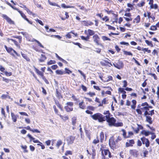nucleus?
Listing matches in <instances>:
<instances>
[{"mask_svg":"<svg viewBox=\"0 0 159 159\" xmlns=\"http://www.w3.org/2000/svg\"><path fill=\"white\" fill-rule=\"evenodd\" d=\"M91 117L94 120H98L99 122H102L106 120L105 116L101 113H97L91 116Z\"/></svg>","mask_w":159,"mask_h":159,"instance_id":"obj_1","label":"nucleus"},{"mask_svg":"<svg viewBox=\"0 0 159 159\" xmlns=\"http://www.w3.org/2000/svg\"><path fill=\"white\" fill-rule=\"evenodd\" d=\"M106 120L108 123L110 127L114 126L116 122V120L114 117H110V116L106 119Z\"/></svg>","mask_w":159,"mask_h":159,"instance_id":"obj_2","label":"nucleus"},{"mask_svg":"<svg viewBox=\"0 0 159 159\" xmlns=\"http://www.w3.org/2000/svg\"><path fill=\"white\" fill-rule=\"evenodd\" d=\"M143 144H145L147 147H148L150 145V142L148 139L146 138L145 137H143L141 138Z\"/></svg>","mask_w":159,"mask_h":159,"instance_id":"obj_3","label":"nucleus"},{"mask_svg":"<svg viewBox=\"0 0 159 159\" xmlns=\"http://www.w3.org/2000/svg\"><path fill=\"white\" fill-rule=\"evenodd\" d=\"M75 138V137L72 136L68 137L66 138L67 144L68 145L72 144L74 142Z\"/></svg>","mask_w":159,"mask_h":159,"instance_id":"obj_4","label":"nucleus"},{"mask_svg":"<svg viewBox=\"0 0 159 159\" xmlns=\"http://www.w3.org/2000/svg\"><path fill=\"white\" fill-rule=\"evenodd\" d=\"M8 52L10 53L11 55L14 56V55L12 52H14V53L17 56L19 57L20 56V55L18 54L15 50L13 49L12 48H8V49H7V51Z\"/></svg>","mask_w":159,"mask_h":159,"instance_id":"obj_5","label":"nucleus"},{"mask_svg":"<svg viewBox=\"0 0 159 159\" xmlns=\"http://www.w3.org/2000/svg\"><path fill=\"white\" fill-rule=\"evenodd\" d=\"M114 66L116 68L120 69L123 67L124 64L122 61H119L117 63H116V64H114Z\"/></svg>","mask_w":159,"mask_h":159,"instance_id":"obj_6","label":"nucleus"},{"mask_svg":"<svg viewBox=\"0 0 159 159\" xmlns=\"http://www.w3.org/2000/svg\"><path fill=\"white\" fill-rule=\"evenodd\" d=\"M93 41L97 44L99 45L100 38L97 34H95L93 37Z\"/></svg>","mask_w":159,"mask_h":159,"instance_id":"obj_7","label":"nucleus"},{"mask_svg":"<svg viewBox=\"0 0 159 159\" xmlns=\"http://www.w3.org/2000/svg\"><path fill=\"white\" fill-rule=\"evenodd\" d=\"M19 13L20 14L21 17L25 20H26L29 24H32V22L31 21L29 20L28 19L26 18V16L25 15L24 13H23L21 11H19Z\"/></svg>","mask_w":159,"mask_h":159,"instance_id":"obj_8","label":"nucleus"},{"mask_svg":"<svg viewBox=\"0 0 159 159\" xmlns=\"http://www.w3.org/2000/svg\"><path fill=\"white\" fill-rule=\"evenodd\" d=\"M101 150L102 151L101 153L102 156H103L102 158L105 159L104 155L106 156L107 155L108 153H109V151L108 149H101Z\"/></svg>","mask_w":159,"mask_h":159,"instance_id":"obj_9","label":"nucleus"},{"mask_svg":"<svg viewBox=\"0 0 159 159\" xmlns=\"http://www.w3.org/2000/svg\"><path fill=\"white\" fill-rule=\"evenodd\" d=\"M11 119L14 122H16L17 121V119L19 117V116L17 115H15L13 113H11Z\"/></svg>","mask_w":159,"mask_h":159,"instance_id":"obj_10","label":"nucleus"},{"mask_svg":"<svg viewBox=\"0 0 159 159\" xmlns=\"http://www.w3.org/2000/svg\"><path fill=\"white\" fill-rule=\"evenodd\" d=\"M109 145L111 148H112L115 145V142L112 139L109 140Z\"/></svg>","mask_w":159,"mask_h":159,"instance_id":"obj_11","label":"nucleus"},{"mask_svg":"<svg viewBox=\"0 0 159 159\" xmlns=\"http://www.w3.org/2000/svg\"><path fill=\"white\" fill-rule=\"evenodd\" d=\"M146 120L147 122H148L150 124L152 123V118L149 116H146Z\"/></svg>","mask_w":159,"mask_h":159,"instance_id":"obj_12","label":"nucleus"},{"mask_svg":"<svg viewBox=\"0 0 159 159\" xmlns=\"http://www.w3.org/2000/svg\"><path fill=\"white\" fill-rule=\"evenodd\" d=\"M35 71L39 75L42 76V78L44 76L43 73L40 71L38 69L34 67Z\"/></svg>","mask_w":159,"mask_h":159,"instance_id":"obj_13","label":"nucleus"},{"mask_svg":"<svg viewBox=\"0 0 159 159\" xmlns=\"http://www.w3.org/2000/svg\"><path fill=\"white\" fill-rule=\"evenodd\" d=\"M84 25L86 26H88L89 25H93V23L91 21H83Z\"/></svg>","mask_w":159,"mask_h":159,"instance_id":"obj_14","label":"nucleus"},{"mask_svg":"<svg viewBox=\"0 0 159 159\" xmlns=\"http://www.w3.org/2000/svg\"><path fill=\"white\" fill-rule=\"evenodd\" d=\"M47 59L46 57L43 54H41V58L39 59V61L41 62H44L45 60Z\"/></svg>","mask_w":159,"mask_h":159,"instance_id":"obj_15","label":"nucleus"},{"mask_svg":"<svg viewBox=\"0 0 159 159\" xmlns=\"http://www.w3.org/2000/svg\"><path fill=\"white\" fill-rule=\"evenodd\" d=\"M103 114L104 115H106L105 116V118H106V119H107L110 116L111 114L110 113L109 111H105Z\"/></svg>","mask_w":159,"mask_h":159,"instance_id":"obj_16","label":"nucleus"},{"mask_svg":"<svg viewBox=\"0 0 159 159\" xmlns=\"http://www.w3.org/2000/svg\"><path fill=\"white\" fill-rule=\"evenodd\" d=\"M61 6L63 8H74L75 7L74 6H66L65 4L62 3L61 4Z\"/></svg>","mask_w":159,"mask_h":159,"instance_id":"obj_17","label":"nucleus"},{"mask_svg":"<svg viewBox=\"0 0 159 159\" xmlns=\"http://www.w3.org/2000/svg\"><path fill=\"white\" fill-rule=\"evenodd\" d=\"M71 33H72L73 34L75 35V36H76L77 34V33H75L72 32H70L68 33L66 35V38L70 39L71 38Z\"/></svg>","mask_w":159,"mask_h":159,"instance_id":"obj_18","label":"nucleus"},{"mask_svg":"<svg viewBox=\"0 0 159 159\" xmlns=\"http://www.w3.org/2000/svg\"><path fill=\"white\" fill-rule=\"evenodd\" d=\"M65 109L66 110V111L68 112L71 111L73 110V108L72 107H69L68 106H67L65 107Z\"/></svg>","mask_w":159,"mask_h":159,"instance_id":"obj_19","label":"nucleus"},{"mask_svg":"<svg viewBox=\"0 0 159 159\" xmlns=\"http://www.w3.org/2000/svg\"><path fill=\"white\" fill-rule=\"evenodd\" d=\"M21 53L22 57L27 61H30V59L27 57L26 54L23 53L22 52H21Z\"/></svg>","mask_w":159,"mask_h":159,"instance_id":"obj_20","label":"nucleus"},{"mask_svg":"<svg viewBox=\"0 0 159 159\" xmlns=\"http://www.w3.org/2000/svg\"><path fill=\"white\" fill-rule=\"evenodd\" d=\"M56 72L57 74L59 75H62L65 73V72L61 70H57L56 71Z\"/></svg>","mask_w":159,"mask_h":159,"instance_id":"obj_21","label":"nucleus"},{"mask_svg":"<svg viewBox=\"0 0 159 159\" xmlns=\"http://www.w3.org/2000/svg\"><path fill=\"white\" fill-rule=\"evenodd\" d=\"M150 8L151 9H157L158 8V5L156 4H153L152 5L150 6Z\"/></svg>","mask_w":159,"mask_h":159,"instance_id":"obj_22","label":"nucleus"},{"mask_svg":"<svg viewBox=\"0 0 159 159\" xmlns=\"http://www.w3.org/2000/svg\"><path fill=\"white\" fill-rule=\"evenodd\" d=\"M25 10L29 14L32 15L33 16H35L36 15V14H35L33 13L28 8H27Z\"/></svg>","mask_w":159,"mask_h":159,"instance_id":"obj_23","label":"nucleus"},{"mask_svg":"<svg viewBox=\"0 0 159 159\" xmlns=\"http://www.w3.org/2000/svg\"><path fill=\"white\" fill-rule=\"evenodd\" d=\"M88 32L89 36H92L95 34L94 31L90 29L88 30Z\"/></svg>","mask_w":159,"mask_h":159,"instance_id":"obj_24","label":"nucleus"},{"mask_svg":"<svg viewBox=\"0 0 159 159\" xmlns=\"http://www.w3.org/2000/svg\"><path fill=\"white\" fill-rule=\"evenodd\" d=\"M76 118L75 116L72 119V124L73 125H75L76 123Z\"/></svg>","mask_w":159,"mask_h":159,"instance_id":"obj_25","label":"nucleus"},{"mask_svg":"<svg viewBox=\"0 0 159 159\" xmlns=\"http://www.w3.org/2000/svg\"><path fill=\"white\" fill-rule=\"evenodd\" d=\"M81 38L82 39L85 41H88L89 39V36L88 35L86 37H85L84 36H81Z\"/></svg>","mask_w":159,"mask_h":159,"instance_id":"obj_26","label":"nucleus"},{"mask_svg":"<svg viewBox=\"0 0 159 159\" xmlns=\"http://www.w3.org/2000/svg\"><path fill=\"white\" fill-rule=\"evenodd\" d=\"M85 133L86 136L89 139H90V133L89 131L88 130H85Z\"/></svg>","mask_w":159,"mask_h":159,"instance_id":"obj_27","label":"nucleus"},{"mask_svg":"<svg viewBox=\"0 0 159 159\" xmlns=\"http://www.w3.org/2000/svg\"><path fill=\"white\" fill-rule=\"evenodd\" d=\"M79 105L80 108L81 109H84L85 107V105L83 104V102H80L79 104Z\"/></svg>","mask_w":159,"mask_h":159,"instance_id":"obj_28","label":"nucleus"},{"mask_svg":"<svg viewBox=\"0 0 159 159\" xmlns=\"http://www.w3.org/2000/svg\"><path fill=\"white\" fill-rule=\"evenodd\" d=\"M123 125V124L122 122H118L115 123V125H114V126L116 127H119V126H122Z\"/></svg>","mask_w":159,"mask_h":159,"instance_id":"obj_29","label":"nucleus"},{"mask_svg":"<svg viewBox=\"0 0 159 159\" xmlns=\"http://www.w3.org/2000/svg\"><path fill=\"white\" fill-rule=\"evenodd\" d=\"M150 132L149 131H144L142 132V134H144L146 136H148L150 134Z\"/></svg>","mask_w":159,"mask_h":159,"instance_id":"obj_30","label":"nucleus"},{"mask_svg":"<svg viewBox=\"0 0 159 159\" xmlns=\"http://www.w3.org/2000/svg\"><path fill=\"white\" fill-rule=\"evenodd\" d=\"M60 116L61 118L64 120H66L68 119V117L66 116H63L60 115Z\"/></svg>","mask_w":159,"mask_h":159,"instance_id":"obj_31","label":"nucleus"},{"mask_svg":"<svg viewBox=\"0 0 159 159\" xmlns=\"http://www.w3.org/2000/svg\"><path fill=\"white\" fill-rule=\"evenodd\" d=\"M62 142L61 140H59L57 141L56 144V146L58 148H59V147L62 144Z\"/></svg>","mask_w":159,"mask_h":159,"instance_id":"obj_32","label":"nucleus"},{"mask_svg":"<svg viewBox=\"0 0 159 159\" xmlns=\"http://www.w3.org/2000/svg\"><path fill=\"white\" fill-rule=\"evenodd\" d=\"M102 39L103 41L108 40L111 41V39L106 36H102Z\"/></svg>","mask_w":159,"mask_h":159,"instance_id":"obj_33","label":"nucleus"},{"mask_svg":"<svg viewBox=\"0 0 159 159\" xmlns=\"http://www.w3.org/2000/svg\"><path fill=\"white\" fill-rule=\"evenodd\" d=\"M104 135L103 133L102 132H101L100 134V140H101V142H102V140H103V139H104Z\"/></svg>","mask_w":159,"mask_h":159,"instance_id":"obj_34","label":"nucleus"},{"mask_svg":"<svg viewBox=\"0 0 159 159\" xmlns=\"http://www.w3.org/2000/svg\"><path fill=\"white\" fill-rule=\"evenodd\" d=\"M142 51L145 52H147L148 53H150L151 52V50H148V48H143L142 49Z\"/></svg>","mask_w":159,"mask_h":159,"instance_id":"obj_35","label":"nucleus"},{"mask_svg":"<svg viewBox=\"0 0 159 159\" xmlns=\"http://www.w3.org/2000/svg\"><path fill=\"white\" fill-rule=\"evenodd\" d=\"M150 29L152 30H157V28L156 25H152L151 26Z\"/></svg>","mask_w":159,"mask_h":159,"instance_id":"obj_36","label":"nucleus"},{"mask_svg":"<svg viewBox=\"0 0 159 159\" xmlns=\"http://www.w3.org/2000/svg\"><path fill=\"white\" fill-rule=\"evenodd\" d=\"M121 131L123 133L122 135L125 138H126L127 136H126V132H125V130H124V129H122L121 130Z\"/></svg>","mask_w":159,"mask_h":159,"instance_id":"obj_37","label":"nucleus"},{"mask_svg":"<svg viewBox=\"0 0 159 159\" xmlns=\"http://www.w3.org/2000/svg\"><path fill=\"white\" fill-rule=\"evenodd\" d=\"M140 16L139 15L138 16L134 19L135 20H136V23H139L140 22Z\"/></svg>","mask_w":159,"mask_h":159,"instance_id":"obj_38","label":"nucleus"},{"mask_svg":"<svg viewBox=\"0 0 159 159\" xmlns=\"http://www.w3.org/2000/svg\"><path fill=\"white\" fill-rule=\"evenodd\" d=\"M145 2L143 1H142L140 3L138 4V6L139 7H143L144 5Z\"/></svg>","mask_w":159,"mask_h":159,"instance_id":"obj_39","label":"nucleus"},{"mask_svg":"<svg viewBox=\"0 0 159 159\" xmlns=\"http://www.w3.org/2000/svg\"><path fill=\"white\" fill-rule=\"evenodd\" d=\"M20 33L23 34V35L26 38H27L28 36V34L27 32H20Z\"/></svg>","mask_w":159,"mask_h":159,"instance_id":"obj_40","label":"nucleus"},{"mask_svg":"<svg viewBox=\"0 0 159 159\" xmlns=\"http://www.w3.org/2000/svg\"><path fill=\"white\" fill-rule=\"evenodd\" d=\"M34 41H35L39 45L40 47L42 48H44V47L42 45V44L40 43L37 40L35 39H34Z\"/></svg>","mask_w":159,"mask_h":159,"instance_id":"obj_41","label":"nucleus"},{"mask_svg":"<svg viewBox=\"0 0 159 159\" xmlns=\"http://www.w3.org/2000/svg\"><path fill=\"white\" fill-rule=\"evenodd\" d=\"M108 79H107L106 80H104L103 81L104 82H108L110 80H112V77L111 76H109L108 77Z\"/></svg>","mask_w":159,"mask_h":159,"instance_id":"obj_42","label":"nucleus"},{"mask_svg":"<svg viewBox=\"0 0 159 159\" xmlns=\"http://www.w3.org/2000/svg\"><path fill=\"white\" fill-rule=\"evenodd\" d=\"M124 54L125 55L132 56V54L130 52H127L126 51H124Z\"/></svg>","mask_w":159,"mask_h":159,"instance_id":"obj_43","label":"nucleus"},{"mask_svg":"<svg viewBox=\"0 0 159 159\" xmlns=\"http://www.w3.org/2000/svg\"><path fill=\"white\" fill-rule=\"evenodd\" d=\"M106 25L108 27V29L109 30H115V28H114V27H112L109 25L106 24Z\"/></svg>","mask_w":159,"mask_h":159,"instance_id":"obj_44","label":"nucleus"},{"mask_svg":"<svg viewBox=\"0 0 159 159\" xmlns=\"http://www.w3.org/2000/svg\"><path fill=\"white\" fill-rule=\"evenodd\" d=\"M66 105L67 106H69L70 107H72L73 105V103L72 102H68L66 103Z\"/></svg>","mask_w":159,"mask_h":159,"instance_id":"obj_45","label":"nucleus"},{"mask_svg":"<svg viewBox=\"0 0 159 159\" xmlns=\"http://www.w3.org/2000/svg\"><path fill=\"white\" fill-rule=\"evenodd\" d=\"M56 96L59 98H62V97L60 93L57 91L56 92Z\"/></svg>","mask_w":159,"mask_h":159,"instance_id":"obj_46","label":"nucleus"},{"mask_svg":"<svg viewBox=\"0 0 159 159\" xmlns=\"http://www.w3.org/2000/svg\"><path fill=\"white\" fill-rule=\"evenodd\" d=\"M27 136L30 138V141H31L32 140H34L35 139L31 135H30V134H28V135H27Z\"/></svg>","mask_w":159,"mask_h":159,"instance_id":"obj_47","label":"nucleus"},{"mask_svg":"<svg viewBox=\"0 0 159 159\" xmlns=\"http://www.w3.org/2000/svg\"><path fill=\"white\" fill-rule=\"evenodd\" d=\"M78 72L81 74V75H82V76L84 77V79H86V76L80 70H78Z\"/></svg>","mask_w":159,"mask_h":159,"instance_id":"obj_48","label":"nucleus"},{"mask_svg":"<svg viewBox=\"0 0 159 159\" xmlns=\"http://www.w3.org/2000/svg\"><path fill=\"white\" fill-rule=\"evenodd\" d=\"M7 21L10 24L13 23V22L11 20L9 17L6 19Z\"/></svg>","mask_w":159,"mask_h":159,"instance_id":"obj_49","label":"nucleus"},{"mask_svg":"<svg viewBox=\"0 0 159 159\" xmlns=\"http://www.w3.org/2000/svg\"><path fill=\"white\" fill-rule=\"evenodd\" d=\"M94 51L97 52V53H99L101 52V49L99 48H96L95 50H94Z\"/></svg>","mask_w":159,"mask_h":159,"instance_id":"obj_50","label":"nucleus"},{"mask_svg":"<svg viewBox=\"0 0 159 159\" xmlns=\"http://www.w3.org/2000/svg\"><path fill=\"white\" fill-rule=\"evenodd\" d=\"M72 154V152L70 151H67L65 153V155L67 156L68 155H71Z\"/></svg>","mask_w":159,"mask_h":159,"instance_id":"obj_51","label":"nucleus"},{"mask_svg":"<svg viewBox=\"0 0 159 159\" xmlns=\"http://www.w3.org/2000/svg\"><path fill=\"white\" fill-rule=\"evenodd\" d=\"M146 43L148 44V45L150 46L152 45V41H149L148 40H145Z\"/></svg>","mask_w":159,"mask_h":159,"instance_id":"obj_52","label":"nucleus"},{"mask_svg":"<svg viewBox=\"0 0 159 159\" xmlns=\"http://www.w3.org/2000/svg\"><path fill=\"white\" fill-rule=\"evenodd\" d=\"M120 44L123 45H126L127 46H129V43L127 42H122L120 43Z\"/></svg>","mask_w":159,"mask_h":159,"instance_id":"obj_53","label":"nucleus"},{"mask_svg":"<svg viewBox=\"0 0 159 159\" xmlns=\"http://www.w3.org/2000/svg\"><path fill=\"white\" fill-rule=\"evenodd\" d=\"M31 131H32L33 133H34V132H36V133H40V131H39L37 129H32V130H31Z\"/></svg>","mask_w":159,"mask_h":159,"instance_id":"obj_54","label":"nucleus"},{"mask_svg":"<svg viewBox=\"0 0 159 159\" xmlns=\"http://www.w3.org/2000/svg\"><path fill=\"white\" fill-rule=\"evenodd\" d=\"M42 79L47 84H49L48 80L44 76L42 77Z\"/></svg>","mask_w":159,"mask_h":159,"instance_id":"obj_55","label":"nucleus"},{"mask_svg":"<svg viewBox=\"0 0 159 159\" xmlns=\"http://www.w3.org/2000/svg\"><path fill=\"white\" fill-rule=\"evenodd\" d=\"M99 142V140L97 138L96 139H95L93 142V143L94 144H96L98 143Z\"/></svg>","mask_w":159,"mask_h":159,"instance_id":"obj_56","label":"nucleus"},{"mask_svg":"<svg viewBox=\"0 0 159 159\" xmlns=\"http://www.w3.org/2000/svg\"><path fill=\"white\" fill-rule=\"evenodd\" d=\"M57 106L61 110L63 111L62 107H61V105L58 103H56Z\"/></svg>","mask_w":159,"mask_h":159,"instance_id":"obj_57","label":"nucleus"},{"mask_svg":"<svg viewBox=\"0 0 159 159\" xmlns=\"http://www.w3.org/2000/svg\"><path fill=\"white\" fill-rule=\"evenodd\" d=\"M35 20L37 22H38L41 25H43V22H42V21L41 20H39L38 19H37V20Z\"/></svg>","mask_w":159,"mask_h":159,"instance_id":"obj_58","label":"nucleus"},{"mask_svg":"<svg viewBox=\"0 0 159 159\" xmlns=\"http://www.w3.org/2000/svg\"><path fill=\"white\" fill-rule=\"evenodd\" d=\"M102 20L104 21L105 20L106 21H107L109 20V19L107 16H105L104 17L102 18Z\"/></svg>","mask_w":159,"mask_h":159,"instance_id":"obj_59","label":"nucleus"},{"mask_svg":"<svg viewBox=\"0 0 159 159\" xmlns=\"http://www.w3.org/2000/svg\"><path fill=\"white\" fill-rule=\"evenodd\" d=\"M147 1L149 2L148 4L150 6L152 5L153 3V0H147Z\"/></svg>","mask_w":159,"mask_h":159,"instance_id":"obj_60","label":"nucleus"},{"mask_svg":"<svg viewBox=\"0 0 159 159\" xmlns=\"http://www.w3.org/2000/svg\"><path fill=\"white\" fill-rule=\"evenodd\" d=\"M19 113L21 115H25L26 116H28V115L25 112H19Z\"/></svg>","mask_w":159,"mask_h":159,"instance_id":"obj_61","label":"nucleus"},{"mask_svg":"<svg viewBox=\"0 0 159 159\" xmlns=\"http://www.w3.org/2000/svg\"><path fill=\"white\" fill-rule=\"evenodd\" d=\"M55 61L52 60H50V61L48 62V65H51L52 64H54Z\"/></svg>","mask_w":159,"mask_h":159,"instance_id":"obj_62","label":"nucleus"},{"mask_svg":"<svg viewBox=\"0 0 159 159\" xmlns=\"http://www.w3.org/2000/svg\"><path fill=\"white\" fill-rule=\"evenodd\" d=\"M8 96L7 95L3 94L1 96V98L3 99H4L7 98Z\"/></svg>","mask_w":159,"mask_h":159,"instance_id":"obj_63","label":"nucleus"},{"mask_svg":"<svg viewBox=\"0 0 159 159\" xmlns=\"http://www.w3.org/2000/svg\"><path fill=\"white\" fill-rule=\"evenodd\" d=\"M25 122L27 124H30V120L29 118H25Z\"/></svg>","mask_w":159,"mask_h":159,"instance_id":"obj_64","label":"nucleus"}]
</instances>
